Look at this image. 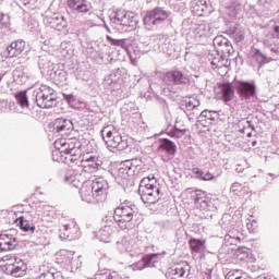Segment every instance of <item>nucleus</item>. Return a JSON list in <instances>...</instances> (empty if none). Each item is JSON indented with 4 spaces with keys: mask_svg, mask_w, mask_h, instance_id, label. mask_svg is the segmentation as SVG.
Instances as JSON below:
<instances>
[{
    "mask_svg": "<svg viewBox=\"0 0 279 279\" xmlns=\"http://www.w3.org/2000/svg\"><path fill=\"white\" fill-rule=\"evenodd\" d=\"M56 151L57 154H64V160L69 165L75 163L77 165L78 158H82L84 150V146L77 140H58L54 142Z\"/></svg>",
    "mask_w": 279,
    "mask_h": 279,
    "instance_id": "f257e3e1",
    "label": "nucleus"
},
{
    "mask_svg": "<svg viewBox=\"0 0 279 279\" xmlns=\"http://www.w3.org/2000/svg\"><path fill=\"white\" fill-rule=\"evenodd\" d=\"M138 193L144 204H156V202H160L162 197L160 184L156 181L154 175L141 180Z\"/></svg>",
    "mask_w": 279,
    "mask_h": 279,
    "instance_id": "f03ea898",
    "label": "nucleus"
},
{
    "mask_svg": "<svg viewBox=\"0 0 279 279\" xmlns=\"http://www.w3.org/2000/svg\"><path fill=\"white\" fill-rule=\"evenodd\" d=\"M110 23L121 32H130L136 29L137 21L132 12L118 11L110 15Z\"/></svg>",
    "mask_w": 279,
    "mask_h": 279,
    "instance_id": "7ed1b4c3",
    "label": "nucleus"
},
{
    "mask_svg": "<svg viewBox=\"0 0 279 279\" xmlns=\"http://www.w3.org/2000/svg\"><path fill=\"white\" fill-rule=\"evenodd\" d=\"M101 132L107 147L118 149V151H123L130 147L128 140H123V136L114 128L106 126Z\"/></svg>",
    "mask_w": 279,
    "mask_h": 279,
    "instance_id": "20e7f679",
    "label": "nucleus"
},
{
    "mask_svg": "<svg viewBox=\"0 0 279 279\" xmlns=\"http://www.w3.org/2000/svg\"><path fill=\"white\" fill-rule=\"evenodd\" d=\"M34 95L38 108L47 109L58 106V96H56V90L47 85H43L39 89L35 90Z\"/></svg>",
    "mask_w": 279,
    "mask_h": 279,
    "instance_id": "39448f33",
    "label": "nucleus"
},
{
    "mask_svg": "<svg viewBox=\"0 0 279 279\" xmlns=\"http://www.w3.org/2000/svg\"><path fill=\"white\" fill-rule=\"evenodd\" d=\"M78 162L85 173H97L101 165H104L101 157L93 150H85L83 155H81V158H78L77 163Z\"/></svg>",
    "mask_w": 279,
    "mask_h": 279,
    "instance_id": "423d86ee",
    "label": "nucleus"
},
{
    "mask_svg": "<svg viewBox=\"0 0 279 279\" xmlns=\"http://www.w3.org/2000/svg\"><path fill=\"white\" fill-rule=\"evenodd\" d=\"M162 82L165 86L168 87L170 93H178V88L175 86H184L189 84V75L184 74V72L180 70H171L163 74Z\"/></svg>",
    "mask_w": 279,
    "mask_h": 279,
    "instance_id": "0eeeda50",
    "label": "nucleus"
},
{
    "mask_svg": "<svg viewBox=\"0 0 279 279\" xmlns=\"http://www.w3.org/2000/svg\"><path fill=\"white\" fill-rule=\"evenodd\" d=\"M134 215H136V211L132 206L120 205L114 209L112 220L121 230H128L130 222L134 219Z\"/></svg>",
    "mask_w": 279,
    "mask_h": 279,
    "instance_id": "6e6552de",
    "label": "nucleus"
},
{
    "mask_svg": "<svg viewBox=\"0 0 279 279\" xmlns=\"http://www.w3.org/2000/svg\"><path fill=\"white\" fill-rule=\"evenodd\" d=\"M171 16V12L162 9V8H155L146 12L143 21L146 29H154V27H158L167 21Z\"/></svg>",
    "mask_w": 279,
    "mask_h": 279,
    "instance_id": "1a4fd4ad",
    "label": "nucleus"
},
{
    "mask_svg": "<svg viewBox=\"0 0 279 279\" xmlns=\"http://www.w3.org/2000/svg\"><path fill=\"white\" fill-rule=\"evenodd\" d=\"M104 226L97 233V238L102 243H110L112 241V236L116 232H118L117 222L112 219V217H105L102 219Z\"/></svg>",
    "mask_w": 279,
    "mask_h": 279,
    "instance_id": "9d476101",
    "label": "nucleus"
},
{
    "mask_svg": "<svg viewBox=\"0 0 279 279\" xmlns=\"http://www.w3.org/2000/svg\"><path fill=\"white\" fill-rule=\"evenodd\" d=\"M44 21L50 25V27L57 29V32H63V29L69 27V21H66V17L62 13L47 11Z\"/></svg>",
    "mask_w": 279,
    "mask_h": 279,
    "instance_id": "9b49d317",
    "label": "nucleus"
},
{
    "mask_svg": "<svg viewBox=\"0 0 279 279\" xmlns=\"http://www.w3.org/2000/svg\"><path fill=\"white\" fill-rule=\"evenodd\" d=\"M183 29H190V32H193L195 36L198 38H202L204 36L208 37L211 34H214L215 29L210 27L208 24H195L191 20H184L182 23Z\"/></svg>",
    "mask_w": 279,
    "mask_h": 279,
    "instance_id": "f8f14e48",
    "label": "nucleus"
},
{
    "mask_svg": "<svg viewBox=\"0 0 279 279\" xmlns=\"http://www.w3.org/2000/svg\"><path fill=\"white\" fill-rule=\"evenodd\" d=\"M90 186L92 191L95 192L96 202H106V197H108V190L110 189L108 181L104 179V177H98L93 181Z\"/></svg>",
    "mask_w": 279,
    "mask_h": 279,
    "instance_id": "ddd939ff",
    "label": "nucleus"
},
{
    "mask_svg": "<svg viewBox=\"0 0 279 279\" xmlns=\"http://www.w3.org/2000/svg\"><path fill=\"white\" fill-rule=\"evenodd\" d=\"M189 276H191V265L186 262L172 266L166 274L167 279H189Z\"/></svg>",
    "mask_w": 279,
    "mask_h": 279,
    "instance_id": "4468645a",
    "label": "nucleus"
},
{
    "mask_svg": "<svg viewBox=\"0 0 279 279\" xmlns=\"http://www.w3.org/2000/svg\"><path fill=\"white\" fill-rule=\"evenodd\" d=\"M59 232L60 239H68V241H75V239H80L81 236L80 227L77 222L73 220L63 225Z\"/></svg>",
    "mask_w": 279,
    "mask_h": 279,
    "instance_id": "2eb2a0df",
    "label": "nucleus"
},
{
    "mask_svg": "<svg viewBox=\"0 0 279 279\" xmlns=\"http://www.w3.org/2000/svg\"><path fill=\"white\" fill-rule=\"evenodd\" d=\"M131 175H132V162L125 161L117 170V172H116V181L121 186H128V184H130Z\"/></svg>",
    "mask_w": 279,
    "mask_h": 279,
    "instance_id": "dca6fc26",
    "label": "nucleus"
},
{
    "mask_svg": "<svg viewBox=\"0 0 279 279\" xmlns=\"http://www.w3.org/2000/svg\"><path fill=\"white\" fill-rule=\"evenodd\" d=\"M118 250H120V252H128L132 258H134V256H141V254L145 252L141 245V242L134 243L128 241L126 239L118 242Z\"/></svg>",
    "mask_w": 279,
    "mask_h": 279,
    "instance_id": "f3484780",
    "label": "nucleus"
},
{
    "mask_svg": "<svg viewBox=\"0 0 279 279\" xmlns=\"http://www.w3.org/2000/svg\"><path fill=\"white\" fill-rule=\"evenodd\" d=\"M236 90L242 101H246V99H252L256 95V85L254 83L239 81L236 83Z\"/></svg>",
    "mask_w": 279,
    "mask_h": 279,
    "instance_id": "a211bd4d",
    "label": "nucleus"
},
{
    "mask_svg": "<svg viewBox=\"0 0 279 279\" xmlns=\"http://www.w3.org/2000/svg\"><path fill=\"white\" fill-rule=\"evenodd\" d=\"M27 271V265L25 262L19 258H14V262L5 265V272L13 278H22Z\"/></svg>",
    "mask_w": 279,
    "mask_h": 279,
    "instance_id": "6ab92c4d",
    "label": "nucleus"
},
{
    "mask_svg": "<svg viewBox=\"0 0 279 279\" xmlns=\"http://www.w3.org/2000/svg\"><path fill=\"white\" fill-rule=\"evenodd\" d=\"M19 245V240L10 231L0 234V252H12Z\"/></svg>",
    "mask_w": 279,
    "mask_h": 279,
    "instance_id": "aec40b11",
    "label": "nucleus"
},
{
    "mask_svg": "<svg viewBox=\"0 0 279 279\" xmlns=\"http://www.w3.org/2000/svg\"><path fill=\"white\" fill-rule=\"evenodd\" d=\"M68 8L73 12L86 13L93 10V4L87 0H68Z\"/></svg>",
    "mask_w": 279,
    "mask_h": 279,
    "instance_id": "412c9836",
    "label": "nucleus"
},
{
    "mask_svg": "<svg viewBox=\"0 0 279 279\" xmlns=\"http://www.w3.org/2000/svg\"><path fill=\"white\" fill-rule=\"evenodd\" d=\"M217 119H219V113L217 111L205 109L198 116L197 121L203 128H208V125H213V122L217 121Z\"/></svg>",
    "mask_w": 279,
    "mask_h": 279,
    "instance_id": "4be33fe9",
    "label": "nucleus"
},
{
    "mask_svg": "<svg viewBox=\"0 0 279 279\" xmlns=\"http://www.w3.org/2000/svg\"><path fill=\"white\" fill-rule=\"evenodd\" d=\"M160 258H162L161 254H148L142 257V260H140L136 264V268L142 270L145 269V267H156L158 263H160Z\"/></svg>",
    "mask_w": 279,
    "mask_h": 279,
    "instance_id": "5701e85b",
    "label": "nucleus"
},
{
    "mask_svg": "<svg viewBox=\"0 0 279 279\" xmlns=\"http://www.w3.org/2000/svg\"><path fill=\"white\" fill-rule=\"evenodd\" d=\"M81 186L80 195L83 202H86L87 204H98L97 196H95V192L93 191V185H88L85 181Z\"/></svg>",
    "mask_w": 279,
    "mask_h": 279,
    "instance_id": "b1692460",
    "label": "nucleus"
},
{
    "mask_svg": "<svg viewBox=\"0 0 279 279\" xmlns=\"http://www.w3.org/2000/svg\"><path fill=\"white\" fill-rule=\"evenodd\" d=\"M65 182L75 189H80V186L86 182V178H84L82 173L75 172V170H68L65 173Z\"/></svg>",
    "mask_w": 279,
    "mask_h": 279,
    "instance_id": "393cba45",
    "label": "nucleus"
},
{
    "mask_svg": "<svg viewBox=\"0 0 279 279\" xmlns=\"http://www.w3.org/2000/svg\"><path fill=\"white\" fill-rule=\"evenodd\" d=\"M195 208L198 210H210V197L206 195V192L196 191V197L194 199Z\"/></svg>",
    "mask_w": 279,
    "mask_h": 279,
    "instance_id": "a878e982",
    "label": "nucleus"
},
{
    "mask_svg": "<svg viewBox=\"0 0 279 279\" xmlns=\"http://www.w3.org/2000/svg\"><path fill=\"white\" fill-rule=\"evenodd\" d=\"M53 130L59 134H66L73 130V122L64 118H58L54 120Z\"/></svg>",
    "mask_w": 279,
    "mask_h": 279,
    "instance_id": "bb28decb",
    "label": "nucleus"
},
{
    "mask_svg": "<svg viewBox=\"0 0 279 279\" xmlns=\"http://www.w3.org/2000/svg\"><path fill=\"white\" fill-rule=\"evenodd\" d=\"M23 51H25V41L21 39L15 40L7 48V57L16 58V56H21Z\"/></svg>",
    "mask_w": 279,
    "mask_h": 279,
    "instance_id": "cd10ccee",
    "label": "nucleus"
},
{
    "mask_svg": "<svg viewBox=\"0 0 279 279\" xmlns=\"http://www.w3.org/2000/svg\"><path fill=\"white\" fill-rule=\"evenodd\" d=\"M264 47L269 51L270 60H278L279 57V41L274 38L265 39Z\"/></svg>",
    "mask_w": 279,
    "mask_h": 279,
    "instance_id": "c85d7f7f",
    "label": "nucleus"
},
{
    "mask_svg": "<svg viewBox=\"0 0 279 279\" xmlns=\"http://www.w3.org/2000/svg\"><path fill=\"white\" fill-rule=\"evenodd\" d=\"M219 88L221 101L228 104L229 101H232V99H234V88L232 87V84H222Z\"/></svg>",
    "mask_w": 279,
    "mask_h": 279,
    "instance_id": "c756f323",
    "label": "nucleus"
},
{
    "mask_svg": "<svg viewBox=\"0 0 279 279\" xmlns=\"http://www.w3.org/2000/svg\"><path fill=\"white\" fill-rule=\"evenodd\" d=\"M199 100L195 97H190L184 100L185 114H199Z\"/></svg>",
    "mask_w": 279,
    "mask_h": 279,
    "instance_id": "7c9ffc66",
    "label": "nucleus"
},
{
    "mask_svg": "<svg viewBox=\"0 0 279 279\" xmlns=\"http://www.w3.org/2000/svg\"><path fill=\"white\" fill-rule=\"evenodd\" d=\"M73 256H75V252L61 250L56 254V263H58V265H64L68 267Z\"/></svg>",
    "mask_w": 279,
    "mask_h": 279,
    "instance_id": "2f4dec72",
    "label": "nucleus"
},
{
    "mask_svg": "<svg viewBox=\"0 0 279 279\" xmlns=\"http://www.w3.org/2000/svg\"><path fill=\"white\" fill-rule=\"evenodd\" d=\"M250 56L253 64H258V66L267 64V62H271V59L263 54L258 49H252Z\"/></svg>",
    "mask_w": 279,
    "mask_h": 279,
    "instance_id": "473e14b6",
    "label": "nucleus"
},
{
    "mask_svg": "<svg viewBox=\"0 0 279 279\" xmlns=\"http://www.w3.org/2000/svg\"><path fill=\"white\" fill-rule=\"evenodd\" d=\"M159 149L168 153L170 156H174L177 146L175 143H173L171 140L163 138L160 140Z\"/></svg>",
    "mask_w": 279,
    "mask_h": 279,
    "instance_id": "72a5a7b5",
    "label": "nucleus"
},
{
    "mask_svg": "<svg viewBox=\"0 0 279 279\" xmlns=\"http://www.w3.org/2000/svg\"><path fill=\"white\" fill-rule=\"evenodd\" d=\"M17 223L21 230H23V232H27V234H34V232H36V226L23 216L17 219Z\"/></svg>",
    "mask_w": 279,
    "mask_h": 279,
    "instance_id": "f704fd0d",
    "label": "nucleus"
},
{
    "mask_svg": "<svg viewBox=\"0 0 279 279\" xmlns=\"http://www.w3.org/2000/svg\"><path fill=\"white\" fill-rule=\"evenodd\" d=\"M39 279H58L60 278V272H56L54 269H49V266L39 267Z\"/></svg>",
    "mask_w": 279,
    "mask_h": 279,
    "instance_id": "c9c22d12",
    "label": "nucleus"
},
{
    "mask_svg": "<svg viewBox=\"0 0 279 279\" xmlns=\"http://www.w3.org/2000/svg\"><path fill=\"white\" fill-rule=\"evenodd\" d=\"M190 247L192 252H195L196 254H202L204 250H206V241L192 238L189 241Z\"/></svg>",
    "mask_w": 279,
    "mask_h": 279,
    "instance_id": "e433bc0d",
    "label": "nucleus"
},
{
    "mask_svg": "<svg viewBox=\"0 0 279 279\" xmlns=\"http://www.w3.org/2000/svg\"><path fill=\"white\" fill-rule=\"evenodd\" d=\"M192 12H194L198 16H202L204 12H208V2L206 0L193 1Z\"/></svg>",
    "mask_w": 279,
    "mask_h": 279,
    "instance_id": "4c0bfd02",
    "label": "nucleus"
},
{
    "mask_svg": "<svg viewBox=\"0 0 279 279\" xmlns=\"http://www.w3.org/2000/svg\"><path fill=\"white\" fill-rule=\"evenodd\" d=\"M16 101L22 110L29 108V99L27 98V92H20L15 95Z\"/></svg>",
    "mask_w": 279,
    "mask_h": 279,
    "instance_id": "58836bf2",
    "label": "nucleus"
},
{
    "mask_svg": "<svg viewBox=\"0 0 279 279\" xmlns=\"http://www.w3.org/2000/svg\"><path fill=\"white\" fill-rule=\"evenodd\" d=\"M107 40L113 45V47H121L128 51V39H114L111 36L107 35Z\"/></svg>",
    "mask_w": 279,
    "mask_h": 279,
    "instance_id": "ea45409f",
    "label": "nucleus"
},
{
    "mask_svg": "<svg viewBox=\"0 0 279 279\" xmlns=\"http://www.w3.org/2000/svg\"><path fill=\"white\" fill-rule=\"evenodd\" d=\"M82 257L72 255V259H70V263L68 264V267H71L72 271H77L80 267H82Z\"/></svg>",
    "mask_w": 279,
    "mask_h": 279,
    "instance_id": "a19ab883",
    "label": "nucleus"
},
{
    "mask_svg": "<svg viewBox=\"0 0 279 279\" xmlns=\"http://www.w3.org/2000/svg\"><path fill=\"white\" fill-rule=\"evenodd\" d=\"M184 134H186V130L184 129H178V128H173L170 131H168V135L171 136V138H182V136H184Z\"/></svg>",
    "mask_w": 279,
    "mask_h": 279,
    "instance_id": "79ce46f5",
    "label": "nucleus"
},
{
    "mask_svg": "<svg viewBox=\"0 0 279 279\" xmlns=\"http://www.w3.org/2000/svg\"><path fill=\"white\" fill-rule=\"evenodd\" d=\"M230 40L226 38L223 35H218L214 38L215 47H220L222 49Z\"/></svg>",
    "mask_w": 279,
    "mask_h": 279,
    "instance_id": "37998d69",
    "label": "nucleus"
},
{
    "mask_svg": "<svg viewBox=\"0 0 279 279\" xmlns=\"http://www.w3.org/2000/svg\"><path fill=\"white\" fill-rule=\"evenodd\" d=\"M220 51L225 54V56H233L234 53V47H232V43H228L225 46H222V48H220Z\"/></svg>",
    "mask_w": 279,
    "mask_h": 279,
    "instance_id": "c03bdc74",
    "label": "nucleus"
},
{
    "mask_svg": "<svg viewBox=\"0 0 279 279\" xmlns=\"http://www.w3.org/2000/svg\"><path fill=\"white\" fill-rule=\"evenodd\" d=\"M243 184L235 182L231 185L230 191L231 193H234L235 195H241V193L243 192Z\"/></svg>",
    "mask_w": 279,
    "mask_h": 279,
    "instance_id": "a18cd8bd",
    "label": "nucleus"
},
{
    "mask_svg": "<svg viewBox=\"0 0 279 279\" xmlns=\"http://www.w3.org/2000/svg\"><path fill=\"white\" fill-rule=\"evenodd\" d=\"M239 243H241L240 240H236L228 234L225 235V245H239Z\"/></svg>",
    "mask_w": 279,
    "mask_h": 279,
    "instance_id": "49530a36",
    "label": "nucleus"
},
{
    "mask_svg": "<svg viewBox=\"0 0 279 279\" xmlns=\"http://www.w3.org/2000/svg\"><path fill=\"white\" fill-rule=\"evenodd\" d=\"M258 228V222L256 220H248V222L246 223V229L248 230V232H256Z\"/></svg>",
    "mask_w": 279,
    "mask_h": 279,
    "instance_id": "de8ad7c7",
    "label": "nucleus"
},
{
    "mask_svg": "<svg viewBox=\"0 0 279 279\" xmlns=\"http://www.w3.org/2000/svg\"><path fill=\"white\" fill-rule=\"evenodd\" d=\"M24 8L34 9V5L38 3V0H20Z\"/></svg>",
    "mask_w": 279,
    "mask_h": 279,
    "instance_id": "09e8293b",
    "label": "nucleus"
},
{
    "mask_svg": "<svg viewBox=\"0 0 279 279\" xmlns=\"http://www.w3.org/2000/svg\"><path fill=\"white\" fill-rule=\"evenodd\" d=\"M0 25H2V27H8L10 25V16L0 13Z\"/></svg>",
    "mask_w": 279,
    "mask_h": 279,
    "instance_id": "8fccbe9b",
    "label": "nucleus"
},
{
    "mask_svg": "<svg viewBox=\"0 0 279 279\" xmlns=\"http://www.w3.org/2000/svg\"><path fill=\"white\" fill-rule=\"evenodd\" d=\"M228 236H231L233 239H235L236 241H241V232H239V230L236 229H232L227 233Z\"/></svg>",
    "mask_w": 279,
    "mask_h": 279,
    "instance_id": "3c124183",
    "label": "nucleus"
},
{
    "mask_svg": "<svg viewBox=\"0 0 279 279\" xmlns=\"http://www.w3.org/2000/svg\"><path fill=\"white\" fill-rule=\"evenodd\" d=\"M64 99L68 100L69 104H73L75 101V96L73 95H64Z\"/></svg>",
    "mask_w": 279,
    "mask_h": 279,
    "instance_id": "603ef678",
    "label": "nucleus"
},
{
    "mask_svg": "<svg viewBox=\"0 0 279 279\" xmlns=\"http://www.w3.org/2000/svg\"><path fill=\"white\" fill-rule=\"evenodd\" d=\"M194 173L197 175V178H198L199 180H203V178H204V172H203L202 170L196 169V171H194Z\"/></svg>",
    "mask_w": 279,
    "mask_h": 279,
    "instance_id": "864d4df0",
    "label": "nucleus"
},
{
    "mask_svg": "<svg viewBox=\"0 0 279 279\" xmlns=\"http://www.w3.org/2000/svg\"><path fill=\"white\" fill-rule=\"evenodd\" d=\"M213 174L211 173H209V172H207V173H205L204 175H203V180L204 181H210V180H213Z\"/></svg>",
    "mask_w": 279,
    "mask_h": 279,
    "instance_id": "5fc2aeb1",
    "label": "nucleus"
},
{
    "mask_svg": "<svg viewBox=\"0 0 279 279\" xmlns=\"http://www.w3.org/2000/svg\"><path fill=\"white\" fill-rule=\"evenodd\" d=\"M272 36L279 39V26H275Z\"/></svg>",
    "mask_w": 279,
    "mask_h": 279,
    "instance_id": "6e6d98bb",
    "label": "nucleus"
},
{
    "mask_svg": "<svg viewBox=\"0 0 279 279\" xmlns=\"http://www.w3.org/2000/svg\"><path fill=\"white\" fill-rule=\"evenodd\" d=\"M51 77L56 78L58 75H62V70L54 71L53 73H50Z\"/></svg>",
    "mask_w": 279,
    "mask_h": 279,
    "instance_id": "4d7b16f0",
    "label": "nucleus"
},
{
    "mask_svg": "<svg viewBox=\"0 0 279 279\" xmlns=\"http://www.w3.org/2000/svg\"><path fill=\"white\" fill-rule=\"evenodd\" d=\"M14 102L10 105V110H14V112H17L19 114L23 113V110L15 108L13 109Z\"/></svg>",
    "mask_w": 279,
    "mask_h": 279,
    "instance_id": "13d9d810",
    "label": "nucleus"
},
{
    "mask_svg": "<svg viewBox=\"0 0 279 279\" xmlns=\"http://www.w3.org/2000/svg\"><path fill=\"white\" fill-rule=\"evenodd\" d=\"M211 65L213 66H218L219 65V59H213L211 60Z\"/></svg>",
    "mask_w": 279,
    "mask_h": 279,
    "instance_id": "bf43d9fd",
    "label": "nucleus"
},
{
    "mask_svg": "<svg viewBox=\"0 0 279 279\" xmlns=\"http://www.w3.org/2000/svg\"><path fill=\"white\" fill-rule=\"evenodd\" d=\"M235 279H251V278L247 277V275H243V276L236 277Z\"/></svg>",
    "mask_w": 279,
    "mask_h": 279,
    "instance_id": "052dcab7",
    "label": "nucleus"
},
{
    "mask_svg": "<svg viewBox=\"0 0 279 279\" xmlns=\"http://www.w3.org/2000/svg\"><path fill=\"white\" fill-rule=\"evenodd\" d=\"M252 146L256 147V141L252 142Z\"/></svg>",
    "mask_w": 279,
    "mask_h": 279,
    "instance_id": "680f3d73",
    "label": "nucleus"
},
{
    "mask_svg": "<svg viewBox=\"0 0 279 279\" xmlns=\"http://www.w3.org/2000/svg\"><path fill=\"white\" fill-rule=\"evenodd\" d=\"M235 171H238V173H241V168H236Z\"/></svg>",
    "mask_w": 279,
    "mask_h": 279,
    "instance_id": "e2e57ef3",
    "label": "nucleus"
},
{
    "mask_svg": "<svg viewBox=\"0 0 279 279\" xmlns=\"http://www.w3.org/2000/svg\"><path fill=\"white\" fill-rule=\"evenodd\" d=\"M235 171H238V173H241V168H236Z\"/></svg>",
    "mask_w": 279,
    "mask_h": 279,
    "instance_id": "0e129e2a",
    "label": "nucleus"
},
{
    "mask_svg": "<svg viewBox=\"0 0 279 279\" xmlns=\"http://www.w3.org/2000/svg\"><path fill=\"white\" fill-rule=\"evenodd\" d=\"M240 252H242V254H245V251L243 248H240Z\"/></svg>",
    "mask_w": 279,
    "mask_h": 279,
    "instance_id": "69168bd1",
    "label": "nucleus"
},
{
    "mask_svg": "<svg viewBox=\"0 0 279 279\" xmlns=\"http://www.w3.org/2000/svg\"><path fill=\"white\" fill-rule=\"evenodd\" d=\"M268 175L274 177V174L269 173Z\"/></svg>",
    "mask_w": 279,
    "mask_h": 279,
    "instance_id": "338daca9",
    "label": "nucleus"
},
{
    "mask_svg": "<svg viewBox=\"0 0 279 279\" xmlns=\"http://www.w3.org/2000/svg\"><path fill=\"white\" fill-rule=\"evenodd\" d=\"M207 278L210 279V275H208Z\"/></svg>",
    "mask_w": 279,
    "mask_h": 279,
    "instance_id": "774afa93",
    "label": "nucleus"
}]
</instances>
